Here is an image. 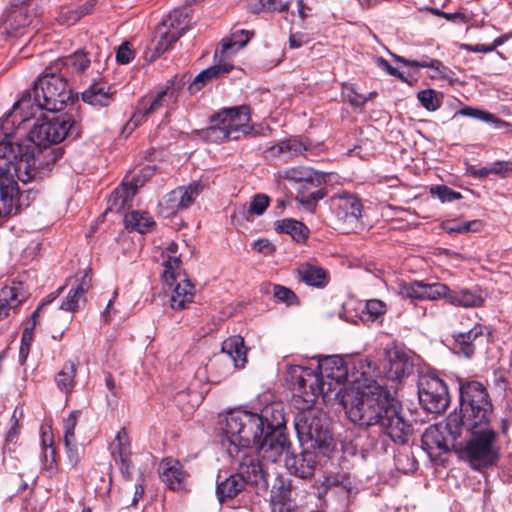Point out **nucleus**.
I'll list each match as a JSON object with an SVG mask.
<instances>
[{"mask_svg": "<svg viewBox=\"0 0 512 512\" xmlns=\"http://www.w3.org/2000/svg\"><path fill=\"white\" fill-rule=\"evenodd\" d=\"M134 58V51L128 42L122 43L116 52V60L121 64H128Z\"/></svg>", "mask_w": 512, "mask_h": 512, "instance_id": "61", "label": "nucleus"}, {"mask_svg": "<svg viewBox=\"0 0 512 512\" xmlns=\"http://www.w3.org/2000/svg\"><path fill=\"white\" fill-rule=\"evenodd\" d=\"M173 85V81H168L166 87L157 92L154 96L141 98L138 101L136 110L127 123V126L129 127L133 125L132 128H134L146 117L168 108L171 103H175L178 91L173 87Z\"/></svg>", "mask_w": 512, "mask_h": 512, "instance_id": "11", "label": "nucleus"}, {"mask_svg": "<svg viewBox=\"0 0 512 512\" xmlns=\"http://www.w3.org/2000/svg\"><path fill=\"white\" fill-rule=\"evenodd\" d=\"M274 297L287 305H295L298 303L296 294L289 288L282 285H274L273 287Z\"/></svg>", "mask_w": 512, "mask_h": 512, "instance_id": "57", "label": "nucleus"}, {"mask_svg": "<svg viewBox=\"0 0 512 512\" xmlns=\"http://www.w3.org/2000/svg\"><path fill=\"white\" fill-rule=\"evenodd\" d=\"M394 59L405 66L431 69L432 74L430 77L432 79L444 80L448 79L452 74V71L437 59L425 57L422 60H409L399 55H394Z\"/></svg>", "mask_w": 512, "mask_h": 512, "instance_id": "30", "label": "nucleus"}, {"mask_svg": "<svg viewBox=\"0 0 512 512\" xmlns=\"http://www.w3.org/2000/svg\"><path fill=\"white\" fill-rule=\"evenodd\" d=\"M277 178L295 183H307L314 187H318L325 182V175L323 173L303 166L291 167L278 171Z\"/></svg>", "mask_w": 512, "mask_h": 512, "instance_id": "25", "label": "nucleus"}, {"mask_svg": "<svg viewBox=\"0 0 512 512\" xmlns=\"http://www.w3.org/2000/svg\"><path fill=\"white\" fill-rule=\"evenodd\" d=\"M190 14L188 8L175 9L161 23L163 29L179 33V38L190 29Z\"/></svg>", "mask_w": 512, "mask_h": 512, "instance_id": "33", "label": "nucleus"}, {"mask_svg": "<svg viewBox=\"0 0 512 512\" xmlns=\"http://www.w3.org/2000/svg\"><path fill=\"white\" fill-rule=\"evenodd\" d=\"M247 349L244 345V339L241 336H232L223 341L220 354L216 355L211 363L225 366V375L231 372V368L241 369L247 362Z\"/></svg>", "mask_w": 512, "mask_h": 512, "instance_id": "13", "label": "nucleus"}, {"mask_svg": "<svg viewBox=\"0 0 512 512\" xmlns=\"http://www.w3.org/2000/svg\"><path fill=\"white\" fill-rule=\"evenodd\" d=\"M31 92L17 101L12 110L0 119V129L5 136L11 135L19 126L37 112H58L64 109L72 98V90L68 79L58 71L51 70L50 65L34 81Z\"/></svg>", "mask_w": 512, "mask_h": 512, "instance_id": "3", "label": "nucleus"}, {"mask_svg": "<svg viewBox=\"0 0 512 512\" xmlns=\"http://www.w3.org/2000/svg\"><path fill=\"white\" fill-rule=\"evenodd\" d=\"M124 223L126 229L140 234L148 233L155 226L152 217L145 211L133 210L125 215Z\"/></svg>", "mask_w": 512, "mask_h": 512, "instance_id": "37", "label": "nucleus"}, {"mask_svg": "<svg viewBox=\"0 0 512 512\" xmlns=\"http://www.w3.org/2000/svg\"><path fill=\"white\" fill-rule=\"evenodd\" d=\"M348 419L360 428L378 426L393 442L404 444L412 433L400 402L378 384L357 387L356 395L345 403Z\"/></svg>", "mask_w": 512, "mask_h": 512, "instance_id": "1", "label": "nucleus"}, {"mask_svg": "<svg viewBox=\"0 0 512 512\" xmlns=\"http://www.w3.org/2000/svg\"><path fill=\"white\" fill-rule=\"evenodd\" d=\"M39 311L40 308L36 309L33 312L31 316V320L33 321L32 325L25 327V329L23 330L21 337V346L19 350V355L21 359H26L29 354L30 346L33 340V329L36 326Z\"/></svg>", "mask_w": 512, "mask_h": 512, "instance_id": "48", "label": "nucleus"}, {"mask_svg": "<svg viewBox=\"0 0 512 512\" xmlns=\"http://www.w3.org/2000/svg\"><path fill=\"white\" fill-rule=\"evenodd\" d=\"M28 292L21 281H12L11 285L0 290V320L8 316L10 309L16 308L26 300Z\"/></svg>", "mask_w": 512, "mask_h": 512, "instance_id": "24", "label": "nucleus"}, {"mask_svg": "<svg viewBox=\"0 0 512 512\" xmlns=\"http://www.w3.org/2000/svg\"><path fill=\"white\" fill-rule=\"evenodd\" d=\"M318 372L300 365L289 366L285 380L295 395L308 406L320 395L329 397L330 393L338 395L341 385L348 379V369L340 356H326L318 361Z\"/></svg>", "mask_w": 512, "mask_h": 512, "instance_id": "4", "label": "nucleus"}, {"mask_svg": "<svg viewBox=\"0 0 512 512\" xmlns=\"http://www.w3.org/2000/svg\"><path fill=\"white\" fill-rule=\"evenodd\" d=\"M79 412L72 411L63 422L64 430V444H69V441L75 440V427L77 425Z\"/></svg>", "mask_w": 512, "mask_h": 512, "instance_id": "56", "label": "nucleus"}, {"mask_svg": "<svg viewBox=\"0 0 512 512\" xmlns=\"http://www.w3.org/2000/svg\"><path fill=\"white\" fill-rule=\"evenodd\" d=\"M418 395L420 403L430 413H442L450 403L448 388L438 376H421L418 382Z\"/></svg>", "mask_w": 512, "mask_h": 512, "instance_id": "10", "label": "nucleus"}, {"mask_svg": "<svg viewBox=\"0 0 512 512\" xmlns=\"http://www.w3.org/2000/svg\"><path fill=\"white\" fill-rule=\"evenodd\" d=\"M42 122L36 123L28 134V140L35 148H47L60 143L69 135H78L76 123L70 114H62L52 119L40 115Z\"/></svg>", "mask_w": 512, "mask_h": 512, "instance_id": "9", "label": "nucleus"}, {"mask_svg": "<svg viewBox=\"0 0 512 512\" xmlns=\"http://www.w3.org/2000/svg\"><path fill=\"white\" fill-rule=\"evenodd\" d=\"M92 287V277L90 270H84L76 274L67 296L61 302L60 310L75 313L86 302V293Z\"/></svg>", "mask_w": 512, "mask_h": 512, "instance_id": "14", "label": "nucleus"}, {"mask_svg": "<svg viewBox=\"0 0 512 512\" xmlns=\"http://www.w3.org/2000/svg\"><path fill=\"white\" fill-rule=\"evenodd\" d=\"M294 426L302 445L320 451L329 448L332 436L326 425V417L321 411L305 408L297 413Z\"/></svg>", "mask_w": 512, "mask_h": 512, "instance_id": "8", "label": "nucleus"}, {"mask_svg": "<svg viewBox=\"0 0 512 512\" xmlns=\"http://www.w3.org/2000/svg\"><path fill=\"white\" fill-rule=\"evenodd\" d=\"M0 142V193L6 213L15 209L19 193L16 178L28 183L36 178L38 169L53 165L62 157L60 148H35L12 142L8 137Z\"/></svg>", "mask_w": 512, "mask_h": 512, "instance_id": "2", "label": "nucleus"}, {"mask_svg": "<svg viewBox=\"0 0 512 512\" xmlns=\"http://www.w3.org/2000/svg\"><path fill=\"white\" fill-rule=\"evenodd\" d=\"M417 98L421 105L428 111H436L441 106V99L433 89L418 92Z\"/></svg>", "mask_w": 512, "mask_h": 512, "instance_id": "53", "label": "nucleus"}, {"mask_svg": "<svg viewBox=\"0 0 512 512\" xmlns=\"http://www.w3.org/2000/svg\"><path fill=\"white\" fill-rule=\"evenodd\" d=\"M448 302L455 306L469 308L481 306L484 298L478 289H462L458 291L449 289Z\"/></svg>", "mask_w": 512, "mask_h": 512, "instance_id": "34", "label": "nucleus"}, {"mask_svg": "<svg viewBox=\"0 0 512 512\" xmlns=\"http://www.w3.org/2000/svg\"><path fill=\"white\" fill-rule=\"evenodd\" d=\"M326 194L327 192L325 189H317L308 195L302 194L298 196L297 199L303 204L313 205L316 204L320 199L324 198Z\"/></svg>", "mask_w": 512, "mask_h": 512, "instance_id": "62", "label": "nucleus"}, {"mask_svg": "<svg viewBox=\"0 0 512 512\" xmlns=\"http://www.w3.org/2000/svg\"><path fill=\"white\" fill-rule=\"evenodd\" d=\"M482 334L483 327L479 324H475L474 327L467 332H459L455 335L456 352L470 358L475 352L473 341Z\"/></svg>", "mask_w": 512, "mask_h": 512, "instance_id": "36", "label": "nucleus"}, {"mask_svg": "<svg viewBox=\"0 0 512 512\" xmlns=\"http://www.w3.org/2000/svg\"><path fill=\"white\" fill-rule=\"evenodd\" d=\"M459 414H450L445 429L453 441L462 436L463 427H479L493 419V404L484 385L478 381L459 382Z\"/></svg>", "mask_w": 512, "mask_h": 512, "instance_id": "5", "label": "nucleus"}, {"mask_svg": "<svg viewBox=\"0 0 512 512\" xmlns=\"http://www.w3.org/2000/svg\"><path fill=\"white\" fill-rule=\"evenodd\" d=\"M269 197L265 194H257L253 197L250 206L246 212L245 218L250 220L254 215H262L269 206Z\"/></svg>", "mask_w": 512, "mask_h": 512, "instance_id": "54", "label": "nucleus"}, {"mask_svg": "<svg viewBox=\"0 0 512 512\" xmlns=\"http://www.w3.org/2000/svg\"><path fill=\"white\" fill-rule=\"evenodd\" d=\"M222 444L230 457H237L250 447H256L265 435L261 417L249 411L230 412L225 417Z\"/></svg>", "mask_w": 512, "mask_h": 512, "instance_id": "6", "label": "nucleus"}, {"mask_svg": "<svg viewBox=\"0 0 512 512\" xmlns=\"http://www.w3.org/2000/svg\"><path fill=\"white\" fill-rule=\"evenodd\" d=\"M423 300H438L441 298H446L448 300L449 295V287L443 283L435 282V283H425L424 282V291H423Z\"/></svg>", "mask_w": 512, "mask_h": 512, "instance_id": "51", "label": "nucleus"}, {"mask_svg": "<svg viewBox=\"0 0 512 512\" xmlns=\"http://www.w3.org/2000/svg\"><path fill=\"white\" fill-rule=\"evenodd\" d=\"M469 438L457 449L459 458L479 470L494 465L499 457L497 432L491 423L476 428L463 427Z\"/></svg>", "mask_w": 512, "mask_h": 512, "instance_id": "7", "label": "nucleus"}, {"mask_svg": "<svg viewBox=\"0 0 512 512\" xmlns=\"http://www.w3.org/2000/svg\"><path fill=\"white\" fill-rule=\"evenodd\" d=\"M50 69L58 71L69 80V78L74 79L86 74L90 69L99 74L103 67L99 61L91 62L88 53L79 50L55 60L50 65Z\"/></svg>", "mask_w": 512, "mask_h": 512, "instance_id": "12", "label": "nucleus"}, {"mask_svg": "<svg viewBox=\"0 0 512 512\" xmlns=\"http://www.w3.org/2000/svg\"><path fill=\"white\" fill-rule=\"evenodd\" d=\"M82 100L94 107H107L113 102L114 96L108 83L93 81L82 92Z\"/></svg>", "mask_w": 512, "mask_h": 512, "instance_id": "26", "label": "nucleus"}, {"mask_svg": "<svg viewBox=\"0 0 512 512\" xmlns=\"http://www.w3.org/2000/svg\"><path fill=\"white\" fill-rule=\"evenodd\" d=\"M299 279L309 286L323 288L329 281L328 273L322 267L302 263L297 268Z\"/></svg>", "mask_w": 512, "mask_h": 512, "instance_id": "31", "label": "nucleus"}, {"mask_svg": "<svg viewBox=\"0 0 512 512\" xmlns=\"http://www.w3.org/2000/svg\"><path fill=\"white\" fill-rule=\"evenodd\" d=\"M177 244L171 243L166 249V254L164 257V270H163V277L165 281H168V279L177 280L180 278V264L181 259L179 256H176L175 253L177 251Z\"/></svg>", "mask_w": 512, "mask_h": 512, "instance_id": "39", "label": "nucleus"}, {"mask_svg": "<svg viewBox=\"0 0 512 512\" xmlns=\"http://www.w3.org/2000/svg\"><path fill=\"white\" fill-rule=\"evenodd\" d=\"M458 114H460L462 116L475 118V119L481 120L483 122L492 123V124H495L497 127L509 126V123L499 119L494 114H492L488 111L481 110L478 108H473L470 106H465L464 108H462L461 110L458 111Z\"/></svg>", "mask_w": 512, "mask_h": 512, "instance_id": "44", "label": "nucleus"}, {"mask_svg": "<svg viewBox=\"0 0 512 512\" xmlns=\"http://www.w3.org/2000/svg\"><path fill=\"white\" fill-rule=\"evenodd\" d=\"M480 220H472L465 222L447 221L443 224V229L448 234H465L468 232H477L482 228Z\"/></svg>", "mask_w": 512, "mask_h": 512, "instance_id": "47", "label": "nucleus"}, {"mask_svg": "<svg viewBox=\"0 0 512 512\" xmlns=\"http://www.w3.org/2000/svg\"><path fill=\"white\" fill-rule=\"evenodd\" d=\"M275 229L279 233L290 235L297 242L304 241L307 238L308 229L302 223L294 219H283L275 223Z\"/></svg>", "mask_w": 512, "mask_h": 512, "instance_id": "38", "label": "nucleus"}, {"mask_svg": "<svg viewBox=\"0 0 512 512\" xmlns=\"http://www.w3.org/2000/svg\"><path fill=\"white\" fill-rule=\"evenodd\" d=\"M343 95L345 100L355 107H361L368 101L366 96L359 94L352 86L346 87Z\"/></svg>", "mask_w": 512, "mask_h": 512, "instance_id": "59", "label": "nucleus"}, {"mask_svg": "<svg viewBox=\"0 0 512 512\" xmlns=\"http://www.w3.org/2000/svg\"><path fill=\"white\" fill-rule=\"evenodd\" d=\"M143 183L144 181L141 180L138 176H133L131 179L125 177L122 185L112 192L108 201L109 206L105 213H107L109 210L120 212L123 208L130 205V202L135 196L138 188L141 187Z\"/></svg>", "mask_w": 512, "mask_h": 512, "instance_id": "21", "label": "nucleus"}, {"mask_svg": "<svg viewBox=\"0 0 512 512\" xmlns=\"http://www.w3.org/2000/svg\"><path fill=\"white\" fill-rule=\"evenodd\" d=\"M176 189L180 192L178 196L180 197L179 199H181L183 209H187L202 192L203 186L199 182H193L188 186H182Z\"/></svg>", "mask_w": 512, "mask_h": 512, "instance_id": "50", "label": "nucleus"}, {"mask_svg": "<svg viewBox=\"0 0 512 512\" xmlns=\"http://www.w3.org/2000/svg\"><path fill=\"white\" fill-rule=\"evenodd\" d=\"M271 512H294V504L290 498V490L283 486L273 489L271 493Z\"/></svg>", "mask_w": 512, "mask_h": 512, "instance_id": "40", "label": "nucleus"}, {"mask_svg": "<svg viewBox=\"0 0 512 512\" xmlns=\"http://www.w3.org/2000/svg\"><path fill=\"white\" fill-rule=\"evenodd\" d=\"M490 171L492 174H496L505 177L507 173L512 171V162L509 161H496L490 164Z\"/></svg>", "mask_w": 512, "mask_h": 512, "instance_id": "63", "label": "nucleus"}, {"mask_svg": "<svg viewBox=\"0 0 512 512\" xmlns=\"http://www.w3.org/2000/svg\"><path fill=\"white\" fill-rule=\"evenodd\" d=\"M386 360L385 375L392 381H401L413 371L414 364L411 357L400 348L387 350Z\"/></svg>", "mask_w": 512, "mask_h": 512, "instance_id": "17", "label": "nucleus"}, {"mask_svg": "<svg viewBox=\"0 0 512 512\" xmlns=\"http://www.w3.org/2000/svg\"><path fill=\"white\" fill-rule=\"evenodd\" d=\"M290 442L284 432L265 433L255 447L259 455L270 462H276L284 453H287Z\"/></svg>", "mask_w": 512, "mask_h": 512, "instance_id": "20", "label": "nucleus"}, {"mask_svg": "<svg viewBox=\"0 0 512 512\" xmlns=\"http://www.w3.org/2000/svg\"><path fill=\"white\" fill-rule=\"evenodd\" d=\"M321 452L307 447L300 454L287 455L285 466L289 472L302 479L311 478L320 462Z\"/></svg>", "mask_w": 512, "mask_h": 512, "instance_id": "15", "label": "nucleus"}, {"mask_svg": "<svg viewBox=\"0 0 512 512\" xmlns=\"http://www.w3.org/2000/svg\"><path fill=\"white\" fill-rule=\"evenodd\" d=\"M246 486V483L237 473L230 475L217 485L216 494L218 500L223 503L226 500L236 497Z\"/></svg>", "mask_w": 512, "mask_h": 512, "instance_id": "35", "label": "nucleus"}, {"mask_svg": "<svg viewBox=\"0 0 512 512\" xmlns=\"http://www.w3.org/2000/svg\"><path fill=\"white\" fill-rule=\"evenodd\" d=\"M95 0H87V2L78 9L67 8L62 12V17L67 25L76 23L80 18L91 12Z\"/></svg>", "mask_w": 512, "mask_h": 512, "instance_id": "52", "label": "nucleus"}, {"mask_svg": "<svg viewBox=\"0 0 512 512\" xmlns=\"http://www.w3.org/2000/svg\"><path fill=\"white\" fill-rule=\"evenodd\" d=\"M159 474L161 480L174 491H179L185 487L188 477L182 464L173 458H165L159 464Z\"/></svg>", "mask_w": 512, "mask_h": 512, "instance_id": "22", "label": "nucleus"}, {"mask_svg": "<svg viewBox=\"0 0 512 512\" xmlns=\"http://www.w3.org/2000/svg\"><path fill=\"white\" fill-rule=\"evenodd\" d=\"M312 144L309 141H301L297 138H289L278 142L276 145L265 150V156L278 157L283 155L285 160H291L296 156L303 155L306 151L312 150Z\"/></svg>", "mask_w": 512, "mask_h": 512, "instance_id": "23", "label": "nucleus"}, {"mask_svg": "<svg viewBox=\"0 0 512 512\" xmlns=\"http://www.w3.org/2000/svg\"><path fill=\"white\" fill-rule=\"evenodd\" d=\"M159 38L153 47V57H159L166 52L169 47L179 39V33L171 32L163 29L162 26L158 29Z\"/></svg>", "mask_w": 512, "mask_h": 512, "instance_id": "46", "label": "nucleus"}, {"mask_svg": "<svg viewBox=\"0 0 512 512\" xmlns=\"http://www.w3.org/2000/svg\"><path fill=\"white\" fill-rule=\"evenodd\" d=\"M215 61L216 63L213 66L202 70L196 75L189 86L191 93L199 91L205 84L218 78L220 75L229 73L234 67L230 61L221 60L220 58L215 59Z\"/></svg>", "mask_w": 512, "mask_h": 512, "instance_id": "28", "label": "nucleus"}, {"mask_svg": "<svg viewBox=\"0 0 512 512\" xmlns=\"http://www.w3.org/2000/svg\"><path fill=\"white\" fill-rule=\"evenodd\" d=\"M366 311L372 320L377 319L386 312V304L378 299H371L366 302Z\"/></svg>", "mask_w": 512, "mask_h": 512, "instance_id": "60", "label": "nucleus"}, {"mask_svg": "<svg viewBox=\"0 0 512 512\" xmlns=\"http://www.w3.org/2000/svg\"><path fill=\"white\" fill-rule=\"evenodd\" d=\"M424 282L413 281L399 285V295L411 300H423Z\"/></svg>", "mask_w": 512, "mask_h": 512, "instance_id": "49", "label": "nucleus"}, {"mask_svg": "<svg viewBox=\"0 0 512 512\" xmlns=\"http://www.w3.org/2000/svg\"><path fill=\"white\" fill-rule=\"evenodd\" d=\"M76 365L72 361L66 362L56 374L57 387L65 393H70L75 386Z\"/></svg>", "mask_w": 512, "mask_h": 512, "instance_id": "41", "label": "nucleus"}, {"mask_svg": "<svg viewBox=\"0 0 512 512\" xmlns=\"http://www.w3.org/2000/svg\"><path fill=\"white\" fill-rule=\"evenodd\" d=\"M195 287L189 279H180L175 285L171 295V308L174 310L184 309L188 303L193 301Z\"/></svg>", "mask_w": 512, "mask_h": 512, "instance_id": "32", "label": "nucleus"}, {"mask_svg": "<svg viewBox=\"0 0 512 512\" xmlns=\"http://www.w3.org/2000/svg\"><path fill=\"white\" fill-rule=\"evenodd\" d=\"M431 193L437 195L441 202H452L461 198V194L459 192L454 191L445 185L432 187Z\"/></svg>", "mask_w": 512, "mask_h": 512, "instance_id": "58", "label": "nucleus"}, {"mask_svg": "<svg viewBox=\"0 0 512 512\" xmlns=\"http://www.w3.org/2000/svg\"><path fill=\"white\" fill-rule=\"evenodd\" d=\"M331 206L338 220L344 223H356L361 217L362 204L360 200L348 192L337 193L332 196Z\"/></svg>", "mask_w": 512, "mask_h": 512, "instance_id": "16", "label": "nucleus"}, {"mask_svg": "<svg viewBox=\"0 0 512 512\" xmlns=\"http://www.w3.org/2000/svg\"><path fill=\"white\" fill-rule=\"evenodd\" d=\"M211 126L204 131V137L210 142H221L224 140H232L229 130L225 126L219 114L211 119Z\"/></svg>", "mask_w": 512, "mask_h": 512, "instance_id": "42", "label": "nucleus"}, {"mask_svg": "<svg viewBox=\"0 0 512 512\" xmlns=\"http://www.w3.org/2000/svg\"><path fill=\"white\" fill-rule=\"evenodd\" d=\"M111 454L115 461L119 458L131 457V443L125 428H121L111 444Z\"/></svg>", "mask_w": 512, "mask_h": 512, "instance_id": "43", "label": "nucleus"}, {"mask_svg": "<svg viewBox=\"0 0 512 512\" xmlns=\"http://www.w3.org/2000/svg\"><path fill=\"white\" fill-rule=\"evenodd\" d=\"M178 195H180V192L177 191V189H174L166 194L160 203V205L167 210L168 214H174L178 211L184 210L181 199H179L180 197Z\"/></svg>", "mask_w": 512, "mask_h": 512, "instance_id": "55", "label": "nucleus"}, {"mask_svg": "<svg viewBox=\"0 0 512 512\" xmlns=\"http://www.w3.org/2000/svg\"><path fill=\"white\" fill-rule=\"evenodd\" d=\"M250 40L248 31L237 30L229 37L222 40L220 49L215 51L214 59L220 58L221 60L230 61V58L243 48Z\"/></svg>", "mask_w": 512, "mask_h": 512, "instance_id": "29", "label": "nucleus"}, {"mask_svg": "<svg viewBox=\"0 0 512 512\" xmlns=\"http://www.w3.org/2000/svg\"><path fill=\"white\" fill-rule=\"evenodd\" d=\"M224 122L232 140H237L242 134H249L251 132L250 110L246 106L224 109L218 113Z\"/></svg>", "mask_w": 512, "mask_h": 512, "instance_id": "19", "label": "nucleus"}, {"mask_svg": "<svg viewBox=\"0 0 512 512\" xmlns=\"http://www.w3.org/2000/svg\"><path fill=\"white\" fill-rule=\"evenodd\" d=\"M238 474L244 480L246 485L253 486L257 490H267V475L264 472L258 457H253L246 453L243 454L239 463Z\"/></svg>", "mask_w": 512, "mask_h": 512, "instance_id": "18", "label": "nucleus"}, {"mask_svg": "<svg viewBox=\"0 0 512 512\" xmlns=\"http://www.w3.org/2000/svg\"><path fill=\"white\" fill-rule=\"evenodd\" d=\"M258 417H261L265 433L284 432L285 416L282 403L273 402L266 405Z\"/></svg>", "mask_w": 512, "mask_h": 512, "instance_id": "27", "label": "nucleus"}, {"mask_svg": "<svg viewBox=\"0 0 512 512\" xmlns=\"http://www.w3.org/2000/svg\"><path fill=\"white\" fill-rule=\"evenodd\" d=\"M422 443L428 449L436 448L440 451L445 452L449 450L447 440L444 438V436L437 427H429L428 429H426L422 436Z\"/></svg>", "mask_w": 512, "mask_h": 512, "instance_id": "45", "label": "nucleus"}, {"mask_svg": "<svg viewBox=\"0 0 512 512\" xmlns=\"http://www.w3.org/2000/svg\"><path fill=\"white\" fill-rule=\"evenodd\" d=\"M144 485L142 482L135 484L133 487L126 488V493L131 494L130 506H136L144 495Z\"/></svg>", "mask_w": 512, "mask_h": 512, "instance_id": "64", "label": "nucleus"}]
</instances>
